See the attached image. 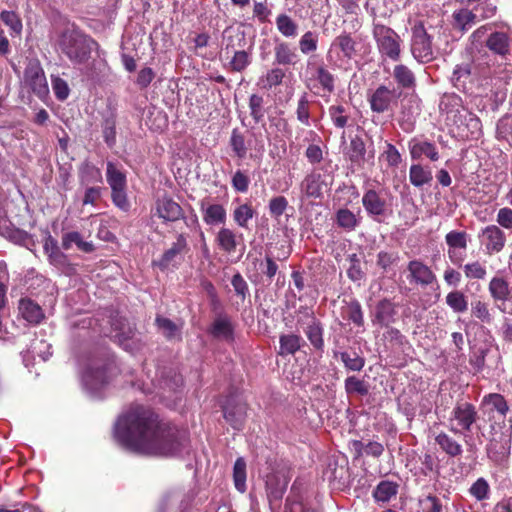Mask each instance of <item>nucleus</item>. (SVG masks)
<instances>
[{"mask_svg": "<svg viewBox=\"0 0 512 512\" xmlns=\"http://www.w3.org/2000/svg\"><path fill=\"white\" fill-rule=\"evenodd\" d=\"M113 437L130 452L161 457L176 456L188 441L185 430L164 421L154 409L142 404H133L118 416Z\"/></svg>", "mask_w": 512, "mask_h": 512, "instance_id": "f257e3e1", "label": "nucleus"}, {"mask_svg": "<svg viewBox=\"0 0 512 512\" xmlns=\"http://www.w3.org/2000/svg\"><path fill=\"white\" fill-rule=\"evenodd\" d=\"M491 80L490 66L474 61L471 56L457 63L450 77L453 87L470 96L482 95L490 86Z\"/></svg>", "mask_w": 512, "mask_h": 512, "instance_id": "f03ea898", "label": "nucleus"}, {"mask_svg": "<svg viewBox=\"0 0 512 512\" xmlns=\"http://www.w3.org/2000/svg\"><path fill=\"white\" fill-rule=\"evenodd\" d=\"M97 42L75 27H66L58 35L56 46L74 64H84Z\"/></svg>", "mask_w": 512, "mask_h": 512, "instance_id": "7ed1b4c3", "label": "nucleus"}, {"mask_svg": "<svg viewBox=\"0 0 512 512\" xmlns=\"http://www.w3.org/2000/svg\"><path fill=\"white\" fill-rule=\"evenodd\" d=\"M120 373L115 357L108 353L102 357L94 358L86 367L83 380L92 388L108 384Z\"/></svg>", "mask_w": 512, "mask_h": 512, "instance_id": "20e7f679", "label": "nucleus"}, {"mask_svg": "<svg viewBox=\"0 0 512 512\" xmlns=\"http://www.w3.org/2000/svg\"><path fill=\"white\" fill-rule=\"evenodd\" d=\"M372 36L382 59L393 62L400 60L402 39L394 29L382 23H373Z\"/></svg>", "mask_w": 512, "mask_h": 512, "instance_id": "39448f33", "label": "nucleus"}, {"mask_svg": "<svg viewBox=\"0 0 512 512\" xmlns=\"http://www.w3.org/2000/svg\"><path fill=\"white\" fill-rule=\"evenodd\" d=\"M410 51L418 63H430L436 58L433 37L427 32L422 21H416L411 28Z\"/></svg>", "mask_w": 512, "mask_h": 512, "instance_id": "423d86ee", "label": "nucleus"}, {"mask_svg": "<svg viewBox=\"0 0 512 512\" xmlns=\"http://www.w3.org/2000/svg\"><path fill=\"white\" fill-rule=\"evenodd\" d=\"M478 418L475 405L467 401H458L451 411L449 430L454 434L471 432Z\"/></svg>", "mask_w": 512, "mask_h": 512, "instance_id": "0eeeda50", "label": "nucleus"}, {"mask_svg": "<svg viewBox=\"0 0 512 512\" xmlns=\"http://www.w3.org/2000/svg\"><path fill=\"white\" fill-rule=\"evenodd\" d=\"M23 86L40 100H45L48 97L49 87L39 60L31 59L27 63L24 70Z\"/></svg>", "mask_w": 512, "mask_h": 512, "instance_id": "6e6552de", "label": "nucleus"}, {"mask_svg": "<svg viewBox=\"0 0 512 512\" xmlns=\"http://www.w3.org/2000/svg\"><path fill=\"white\" fill-rule=\"evenodd\" d=\"M290 481V469L277 465L265 476V487L269 501L281 500Z\"/></svg>", "mask_w": 512, "mask_h": 512, "instance_id": "1a4fd4ad", "label": "nucleus"}, {"mask_svg": "<svg viewBox=\"0 0 512 512\" xmlns=\"http://www.w3.org/2000/svg\"><path fill=\"white\" fill-rule=\"evenodd\" d=\"M401 96L395 88L390 89L384 84L379 85L369 96L368 102L372 112L383 114L393 111Z\"/></svg>", "mask_w": 512, "mask_h": 512, "instance_id": "9d476101", "label": "nucleus"}, {"mask_svg": "<svg viewBox=\"0 0 512 512\" xmlns=\"http://www.w3.org/2000/svg\"><path fill=\"white\" fill-rule=\"evenodd\" d=\"M248 405L236 396L227 397L222 406L224 419L235 430H242L247 418Z\"/></svg>", "mask_w": 512, "mask_h": 512, "instance_id": "9b49d317", "label": "nucleus"}, {"mask_svg": "<svg viewBox=\"0 0 512 512\" xmlns=\"http://www.w3.org/2000/svg\"><path fill=\"white\" fill-rule=\"evenodd\" d=\"M154 215L164 223L185 220V213L181 205L168 195L156 199Z\"/></svg>", "mask_w": 512, "mask_h": 512, "instance_id": "f8f14e48", "label": "nucleus"}, {"mask_svg": "<svg viewBox=\"0 0 512 512\" xmlns=\"http://www.w3.org/2000/svg\"><path fill=\"white\" fill-rule=\"evenodd\" d=\"M487 456L496 464L508 460L511 451V436L505 433L494 435L487 444Z\"/></svg>", "mask_w": 512, "mask_h": 512, "instance_id": "ddd939ff", "label": "nucleus"}, {"mask_svg": "<svg viewBox=\"0 0 512 512\" xmlns=\"http://www.w3.org/2000/svg\"><path fill=\"white\" fill-rule=\"evenodd\" d=\"M482 244L485 246L487 255H494L500 253L506 244V235L497 225H488L482 229L481 234Z\"/></svg>", "mask_w": 512, "mask_h": 512, "instance_id": "4468645a", "label": "nucleus"}, {"mask_svg": "<svg viewBox=\"0 0 512 512\" xmlns=\"http://www.w3.org/2000/svg\"><path fill=\"white\" fill-rule=\"evenodd\" d=\"M408 280L411 284L427 287L436 282L437 277L432 269L420 259H414L407 265Z\"/></svg>", "mask_w": 512, "mask_h": 512, "instance_id": "2eb2a0df", "label": "nucleus"}, {"mask_svg": "<svg viewBox=\"0 0 512 512\" xmlns=\"http://www.w3.org/2000/svg\"><path fill=\"white\" fill-rule=\"evenodd\" d=\"M302 309L306 312V316L309 318L307 326L304 328V333L314 350L322 354L325 347L323 325L321 321L315 317L313 311H308L307 308L303 307H301L299 311Z\"/></svg>", "mask_w": 512, "mask_h": 512, "instance_id": "dca6fc26", "label": "nucleus"}, {"mask_svg": "<svg viewBox=\"0 0 512 512\" xmlns=\"http://www.w3.org/2000/svg\"><path fill=\"white\" fill-rule=\"evenodd\" d=\"M188 251L189 247L187 238L185 234L180 233L177 235L176 241L172 246L167 249L158 260L154 261L153 264L162 271L166 270L173 264L177 257L187 253Z\"/></svg>", "mask_w": 512, "mask_h": 512, "instance_id": "f3484780", "label": "nucleus"}, {"mask_svg": "<svg viewBox=\"0 0 512 512\" xmlns=\"http://www.w3.org/2000/svg\"><path fill=\"white\" fill-rule=\"evenodd\" d=\"M362 205L366 213L374 218L384 216L387 210V202L381 191L374 188H369L364 192Z\"/></svg>", "mask_w": 512, "mask_h": 512, "instance_id": "a211bd4d", "label": "nucleus"}, {"mask_svg": "<svg viewBox=\"0 0 512 512\" xmlns=\"http://www.w3.org/2000/svg\"><path fill=\"white\" fill-rule=\"evenodd\" d=\"M468 237L465 231L457 230H452L445 235V242L448 246V257L453 264L461 266L463 258L457 256L456 250H466Z\"/></svg>", "mask_w": 512, "mask_h": 512, "instance_id": "6ab92c4d", "label": "nucleus"}, {"mask_svg": "<svg viewBox=\"0 0 512 512\" xmlns=\"http://www.w3.org/2000/svg\"><path fill=\"white\" fill-rule=\"evenodd\" d=\"M408 148L412 160H419L423 156L432 162H436L440 159L437 146L435 143L428 140H418L416 138H412L408 142Z\"/></svg>", "mask_w": 512, "mask_h": 512, "instance_id": "aec40b11", "label": "nucleus"}, {"mask_svg": "<svg viewBox=\"0 0 512 512\" xmlns=\"http://www.w3.org/2000/svg\"><path fill=\"white\" fill-rule=\"evenodd\" d=\"M396 314V304L390 299L384 298L375 305L372 323L380 327H389L390 324L395 322Z\"/></svg>", "mask_w": 512, "mask_h": 512, "instance_id": "412c9836", "label": "nucleus"}, {"mask_svg": "<svg viewBox=\"0 0 512 512\" xmlns=\"http://www.w3.org/2000/svg\"><path fill=\"white\" fill-rule=\"evenodd\" d=\"M333 51L341 54L344 59L351 60L357 54V42L351 33L344 31L332 41L328 55Z\"/></svg>", "mask_w": 512, "mask_h": 512, "instance_id": "4be33fe9", "label": "nucleus"}, {"mask_svg": "<svg viewBox=\"0 0 512 512\" xmlns=\"http://www.w3.org/2000/svg\"><path fill=\"white\" fill-rule=\"evenodd\" d=\"M200 210L202 212L203 221L206 225L218 226L226 223L227 212L222 204H209L205 199H203L200 202Z\"/></svg>", "mask_w": 512, "mask_h": 512, "instance_id": "5701e85b", "label": "nucleus"}, {"mask_svg": "<svg viewBox=\"0 0 512 512\" xmlns=\"http://www.w3.org/2000/svg\"><path fill=\"white\" fill-rule=\"evenodd\" d=\"M228 60L224 63V68L232 73H241L245 71L252 63V49H238L226 55Z\"/></svg>", "mask_w": 512, "mask_h": 512, "instance_id": "b1692460", "label": "nucleus"}, {"mask_svg": "<svg viewBox=\"0 0 512 512\" xmlns=\"http://www.w3.org/2000/svg\"><path fill=\"white\" fill-rule=\"evenodd\" d=\"M298 62L296 49L289 42L279 41L274 46V63L280 67L295 66Z\"/></svg>", "mask_w": 512, "mask_h": 512, "instance_id": "393cba45", "label": "nucleus"}, {"mask_svg": "<svg viewBox=\"0 0 512 512\" xmlns=\"http://www.w3.org/2000/svg\"><path fill=\"white\" fill-rule=\"evenodd\" d=\"M489 294L495 304H505L511 295L509 282L502 276H494L488 283Z\"/></svg>", "mask_w": 512, "mask_h": 512, "instance_id": "a878e982", "label": "nucleus"}, {"mask_svg": "<svg viewBox=\"0 0 512 512\" xmlns=\"http://www.w3.org/2000/svg\"><path fill=\"white\" fill-rule=\"evenodd\" d=\"M208 333L215 339L234 341V327L228 317L216 318L209 327Z\"/></svg>", "mask_w": 512, "mask_h": 512, "instance_id": "bb28decb", "label": "nucleus"}, {"mask_svg": "<svg viewBox=\"0 0 512 512\" xmlns=\"http://www.w3.org/2000/svg\"><path fill=\"white\" fill-rule=\"evenodd\" d=\"M117 113L115 109H109L102 116L101 128L104 142L109 148L116 144Z\"/></svg>", "mask_w": 512, "mask_h": 512, "instance_id": "cd10ccee", "label": "nucleus"}, {"mask_svg": "<svg viewBox=\"0 0 512 512\" xmlns=\"http://www.w3.org/2000/svg\"><path fill=\"white\" fill-rule=\"evenodd\" d=\"M113 337L121 346H127V341L133 339L136 334V327L131 325L125 318H116L112 322Z\"/></svg>", "mask_w": 512, "mask_h": 512, "instance_id": "c85d7f7f", "label": "nucleus"}, {"mask_svg": "<svg viewBox=\"0 0 512 512\" xmlns=\"http://www.w3.org/2000/svg\"><path fill=\"white\" fill-rule=\"evenodd\" d=\"M18 308L22 317L31 324H39L45 317L41 306L29 298H22Z\"/></svg>", "mask_w": 512, "mask_h": 512, "instance_id": "c756f323", "label": "nucleus"}, {"mask_svg": "<svg viewBox=\"0 0 512 512\" xmlns=\"http://www.w3.org/2000/svg\"><path fill=\"white\" fill-rule=\"evenodd\" d=\"M366 145L360 136H355L350 140L348 147V159L351 164L357 168H363L366 161Z\"/></svg>", "mask_w": 512, "mask_h": 512, "instance_id": "7c9ffc66", "label": "nucleus"}, {"mask_svg": "<svg viewBox=\"0 0 512 512\" xmlns=\"http://www.w3.org/2000/svg\"><path fill=\"white\" fill-rule=\"evenodd\" d=\"M462 109L463 100L456 93H446L441 97L439 110L441 113L447 115V119L450 117L456 118Z\"/></svg>", "mask_w": 512, "mask_h": 512, "instance_id": "2f4dec72", "label": "nucleus"}, {"mask_svg": "<svg viewBox=\"0 0 512 512\" xmlns=\"http://www.w3.org/2000/svg\"><path fill=\"white\" fill-rule=\"evenodd\" d=\"M303 343V338L298 334H282L279 337V350L277 353L282 357L294 355L301 349Z\"/></svg>", "mask_w": 512, "mask_h": 512, "instance_id": "473e14b6", "label": "nucleus"}, {"mask_svg": "<svg viewBox=\"0 0 512 512\" xmlns=\"http://www.w3.org/2000/svg\"><path fill=\"white\" fill-rule=\"evenodd\" d=\"M392 76L398 87L403 89H413L416 86L415 74L405 64H396L393 68Z\"/></svg>", "mask_w": 512, "mask_h": 512, "instance_id": "72a5a7b5", "label": "nucleus"}, {"mask_svg": "<svg viewBox=\"0 0 512 512\" xmlns=\"http://www.w3.org/2000/svg\"><path fill=\"white\" fill-rule=\"evenodd\" d=\"M433 180L432 171L428 166L422 164H412L409 168V181L416 187L421 188L429 185Z\"/></svg>", "mask_w": 512, "mask_h": 512, "instance_id": "f704fd0d", "label": "nucleus"}, {"mask_svg": "<svg viewBox=\"0 0 512 512\" xmlns=\"http://www.w3.org/2000/svg\"><path fill=\"white\" fill-rule=\"evenodd\" d=\"M435 443L449 457H458L463 453L462 445L446 432L437 434Z\"/></svg>", "mask_w": 512, "mask_h": 512, "instance_id": "c9c22d12", "label": "nucleus"}, {"mask_svg": "<svg viewBox=\"0 0 512 512\" xmlns=\"http://www.w3.org/2000/svg\"><path fill=\"white\" fill-rule=\"evenodd\" d=\"M287 74L284 68L274 66L267 70V72L260 77L259 85L266 90H271L283 84Z\"/></svg>", "mask_w": 512, "mask_h": 512, "instance_id": "e433bc0d", "label": "nucleus"}, {"mask_svg": "<svg viewBox=\"0 0 512 512\" xmlns=\"http://www.w3.org/2000/svg\"><path fill=\"white\" fill-rule=\"evenodd\" d=\"M43 248L51 264L58 267L66 265V255L60 250L57 240L50 234L46 237Z\"/></svg>", "mask_w": 512, "mask_h": 512, "instance_id": "4c0bfd02", "label": "nucleus"}, {"mask_svg": "<svg viewBox=\"0 0 512 512\" xmlns=\"http://www.w3.org/2000/svg\"><path fill=\"white\" fill-rule=\"evenodd\" d=\"M453 27L461 32L468 31L475 23L477 15L468 8H461L452 14Z\"/></svg>", "mask_w": 512, "mask_h": 512, "instance_id": "58836bf2", "label": "nucleus"}, {"mask_svg": "<svg viewBox=\"0 0 512 512\" xmlns=\"http://www.w3.org/2000/svg\"><path fill=\"white\" fill-rule=\"evenodd\" d=\"M342 316L357 327L364 326L365 321L362 306L356 299L345 302V305L342 307Z\"/></svg>", "mask_w": 512, "mask_h": 512, "instance_id": "ea45409f", "label": "nucleus"}, {"mask_svg": "<svg viewBox=\"0 0 512 512\" xmlns=\"http://www.w3.org/2000/svg\"><path fill=\"white\" fill-rule=\"evenodd\" d=\"M400 261V254L396 250H380L376 255V265L382 273L394 270Z\"/></svg>", "mask_w": 512, "mask_h": 512, "instance_id": "a19ab883", "label": "nucleus"}, {"mask_svg": "<svg viewBox=\"0 0 512 512\" xmlns=\"http://www.w3.org/2000/svg\"><path fill=\"white\" fill-rule=\"evenodd\" d=\"M486 46L495 54L504 56L509 53V36L505 32H494L488 37Z\"/></svg>", "mask_w": 512, "mask_h": 512, "instance_id": "79ce46f5", "label": "nucleus"}, {"mask_svg": "<svg viewBox=\"0 0 512 512\" xmlns=\"http://www.w3.org/2000/svg\"><path fill=\"white\" fill-rule=\"evenodd\" d=\"M275 24L278 32L285 38H296L298 36V24L288 14L281 13L277 15Z\"/></svg>", "mask_w": 512, "mask_h": 512, "instance_id": "37998d69", "label": "nucleus"}, {"mask_svg": "<svg viewBox=\"0 0 512 512\" xmlns=\"http://www.w3.org/2000/svg\"><path fill=\"white\" fill-rule=\"evenodd\" d=\"M155 324L167 340H182L180 328L171 319L157 315Z\"/></svg>", "mask_w": 512, "mask_h": 512, "instance_id": "c03bdc74", "label": "nucleus"}, {"mask_svg": "<svg viewBox=\"0 0 512 512\" xmlns=\"http://www.w3.org/2000/svg\"><path fill=\"white\" fill-rule=\"evenodd\" d=\"M252 265L255 270H260L261 275L265 276L268 281L273 280L279 269L273 256L269 253L265 254L264 260L254 258L252 260Z\"/></svg>", "mask_w": 512, "mask_h": 512, "instance_id": "a18cd8bd", "label": "nucleus"}, {"mask_svg": "<svg viewBox=\"0 0 512 512\" xmlns=\"http://www.w3.org/2000/svg\"><path fill=\"white\" fill-rule=\"evenodd\" d=\"M215 241L219 248L226 252L232 253L235 252L237 247L236 234L230 228L222 227L218 231Z\"/></svg>", "mask_w": 512, "mask_h": 512, "instance_id": "49530a36", "label": "nucleus"}, {"mask_svg": "<svg viewBox=\"0 0 512 512\" xmlns=\"http://www.w3.org/2000/svg\"><path fill=\"white\" fill-rule=\"evenodd\" d=\"M398 492V485L395 482L383 480L373 491V497L376 502H388Z\"/></svg>", "mask_w": 512, "mask_h": 512, "instance_id": "de8ad7c7", "label": "nucleus"}, {"mask_svg": "<svg viewBox=\"0 0 512 512\" xmlns=\"http://www.w3.org/2000/svg\"><path fill=\"white\" fill-rule=\"evenodd\" d=\"M246 461L243 457H238L233 466V482L236 490L240 493H244L247 489L246 479Z\"/></svg>", "mask_w": 512, "mask_h": 512, "instance_id": "09e8293b", "label": "nucleus"}, {"mask_svg": "<svg viewBox=\"0 0 512 512\" xmlns=\"http://www.w3.org/2000/svg\"><path fill=\"white\" fill-rule=\"evenodd\" d=\"M321 178L322 176L319 173H311L304 178L302 186L307 196L321 197L324 184Z\"/></svg>", "mask_w": 512, "mask_h": 512, "instance_id": "8fccbe9b", "label": "nucleus"}, {"mask_svg": "<svg viewBox=\"0 0 512 512\" xmlns=\"http://www.w3.org/2000/svg\"><path fill=\"white\" fill-rule=\"evenodd\" d=\"M79 179L83 184L100 183L102 173L98 167L86 161L79 167Z\"/></svg>", "mask_w": 512, "mask_h": 512, "instance_id": "3c124183", "label": "nucleus"}, {"mask_svg": "<svg viewBox=\"0 0 512 512\" xmlns=\"http://www.w3.org/2000/svg\"><path fill=\"white\" fill-rule=\"evenodd\" d=\"M229 144L235 156L239 159H244L248 150H250L244 134L237 128L232 130Z\"/></svg>", "mask_w": 512, "mask_h": 512, "instance_id": "603ef678", "label": "nucleus"}, {"mask_svg": "<svg viewBox=\"0 0 512 512\" xmlns=\"http://www.w3.org/2000/svg\"><path fill=\"white\" fill-rule=\"evenodd\" d=\"M335 221L338 227L346 231H353L359 225L356 215L348 208L339 209L335 214Z\"/></svg>", "mask_w": 512, "mask_h": 512, "instance_id": "864d4df0", "label": "nucleus"}, {"mask_svg": "<svg viewBox=\"0 0 512 512\" xmlns=\"http://www.w3.org/2000/svg\"><path fill=\"white\" fill-rule=\"evenodd\" d=\"M446 304L455 313H464L468 310V299L460 290H453L446 295Z\"/></svg>", "mask_w": 512, "mask_h": 512, "instance_id": "5fc2aeb1", "label": "nucleus"}, {"mask_svg": "<svg viewBox=\"0 0 512 512\" xmlns=\"http://www.w3.org/2000/svg\"><path fill=\"white\" fill-rule=\"evenodd\" d=\"M344 388L347 395L366 396L369 393L368 383L356 376H349L345 379Z\"/></svg>", "mask_w": 512, "mask_h": 512, "instance_id": "6e6d98bb", "label": "nucleus"}, {"mask_svg": "<svg viewBox=\"0 0 512 512\" xmlns=\"http://www.w3.org/2000/svg\"><path fill=\"white\" fill-rule=\"evenodd\" d=\"M353 447L358 457L364 452L366 455L379 458L384 452V446L377 441H369L367 444H364L362 441L355 440L353 441Z\"/></svg>", "mask_w": 512, "mask_h": 512, "instance_id": "4d7b16f0", "label": "nucleus"}, {"mask_svg": "<svg viewBox=\"0 0 512 512\" xmlns=\"http://www.w3.org/2000/svg\"><path fill=\"white\" fill-rule=\"evenodd\" d=\"M106 178L111 190L126 189L125 174L117 169L112 162L107 163Z\"/></svg>", "mask_w": 512, "mask_h": 512, "instance_id": "13d9d810", "label": "nucleus"}, {"mask_svg": "<svg viewBox=\"0 0 512 512\" xmlns=\"http://www.w3.org/2000/svg\"><path fill=\"white\" fill-rule=\"evenodd\" d=\"M223 50L225 55H230L231 52L238 50L237 47L241 48L245 44V36L239 32L231 34L229 28L223 32Z\"/></svg>", "mask_w": 512, "mask_h": 512, "instance_id": "bf43d9fd", "label": "nucleus"}, {"mask_svg": "<svg viewBox=\"0 0 512 512\" xmlns=\"http://www.w3.org/2000/svg\"><path fill=\"white\" fill-rule=\"evenodd\" d=\"M319 35L316 31L308 30L299 39L298 46L304 55L314 53L318 49Z\"/></svg>", "mask_w": 512, "mask_h": 512, "instance_id": "052dcab7", "label": "nucleus"}, {"mask_svg": "<svg viewBox=\"0 0 512 512\" xmlns=\"http://www.w3.org/2000/svg\"><path fill=\"white\" fill-rule=\"evenodd\" d=\"M471 314L473 317L485 324H491L493 321L489 304L480 299L472 301Z\"/></svg>", "mask_w": 512, "mask_h": 512, "instance_id": "680f3d73", "label": "nucleus"}, {"mask_svg": "<svg viewBox=\"0 0 512 512\" xmlns=\"http://www.w3.org/2000/svg\"><path fill=\"white\" fill-rule=\"evenodd\" d=\"M255 211L251 204L237 206L233 211V220L241 228H248V222L254 217Z\"/></svg>", "mask_w": 512, "mask_h": 512, "instance_id": "e2e57ef3", "label": "nucleus"}, {"mask_svg": "<svg viewBox=\"0 0 512 512\" xmlns=\"http://www.w3.org/2000/svg\"><path fill=\"white\" fill-rule=\"evenodd\" d=\"M483 403L491 406L501 417H505L509 411V405L504 396L499 393H490L483 397Z\"/></svg>", "mask_w": 512, "mask_h": 512, "instance_id": "0e129e2a", "label": "nucleus"}, {"mask_svg": "<svg viewBox=\"0 0 512 512\" xmlns=\"http://www.w3.org/2000/svg\"><path fill=\"white\" fill-rule=\"evenodd\" d=\"M248 106L250 115L255 123L263 121L265 116L264 98L259 94H251L249 97Z\"/></svg>", "mask_w": 512, "mask_h": 512, "instance_id": "69168bd1", "label": "nucleus"}, {"mask_svg": "<svg viewBox=\"0 0 512 512\" xmlns=\"http://www.w3.org/2000/svg\"><path fill=\"white\" fill-rule=\"evenodd\" d=\"M463 272L468 280H484L487 276L485 265L478 260L463 265Z\"/></svg>", "mask_w": 512, "mask_h": 512, "instance_id": "338daca9", "label": "nucleus"}, {"mask_svg": "<svg viewBox=\"0 0 512 512\" xmlns=\"http://www.w3.org/2000/svg\"><path fill=\"white\" fill-rule=\"evenodd\" d=\"M347 261L349 262V266L346 271L347 277L353 282H359L363 280L366 274L362 269L361 261L358 255L356 253L349 255Z\"/></svg>", "mask_w": 512, "mask_h": 512, "instance_id": "774afa93", "label": "nucleus"}]
</instances>
